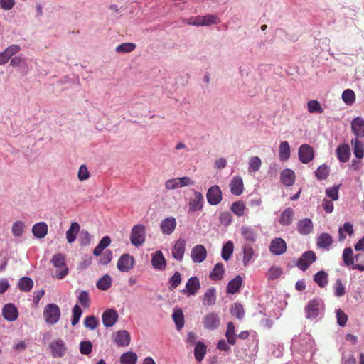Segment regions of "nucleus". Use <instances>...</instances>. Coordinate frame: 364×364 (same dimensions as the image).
Segmentation results:
<instances>
[{"label":"nucleus","mask_w":364,"mask_h":364,"mask_svg":"<svg viewBox=\"0 0 364 364\" xmlns=\"http://www.w3.org/2000/svg\"><path fill=\"white\" fill-rule=\"evenodd\" d=\"M337 157L341 162H347L350 156V147L348 144H342L336 149Z\"/></svg>","instance_id":"30"},{"label":"nucleus","mask_w":364,"mask_h":364,"mask_svg":"<svg viewBox=\"0 0 364 364\" xmlns=\"http://www.w3.org/2000/svg\"><path fill=\"white\" fill-rule=\"evenodd\" d=\"M294 215V210L291 208L285 209L280 215L279 223L282 225H289L291 223Z\"/></svg>","instance_id":"37"},{"label":"nucleus","mask_w":364,"mask_h":364,"mask_svg":"<svg viewBox=\"0 0 364 364\" xmlns=\"http://www.w3.org/2000/svg\"><path fill=\"white\" fill-rule=\"evenodd\" d=\"M329 172V166L326 164H323L315 171V175L318 179L324 180L328 176Z\"/></svg>","instance_id":"50"},{"label":"nucleus","mask_w":364,"mask_h":364,"mask_svg":"<svg viewBox=\"0 0 364 364\" xmlns=\"http://www.w3.org/2000/svg\"><path fill=\"white\" fill-rule=\"evenodd\" d=\"M216 289L215 288H209L204 294L203 304L205 306H212L215 304L216 301Z\"/></svg>","instance_id":"34"},{"label":"nucleus","mask_w":364,"mask_h":364,"mask_svg":"<svg viewBox=\"0 0 364 364\" xmlns=\"http://www.w3.org/2000/svg\"><path fill=\"white\" fill-rule=\"evenodd\" d=\"M230 191L233 195L239 196L243 191V182L240 176L234 177L230 183Z\"/></svg>","instance_id":"29"},{"label":"nucleus","mask_w":364,"mask_h":364,"mask_svg":"<svg viewBox=\"0 0 364 364\" xmlns=\"http://www.w3.org/2000/svg\"><path fill=\"white\" fill-rule=\"evenodd\" d=\"M282 273V270L277 266L272 267L267 272V279L269 280H274L279 278Z\"/></svg>","instance_id":"55"},{"label":"nucleus","mask_w":364,"mask_h":364,"mask_svg":"<svg viewBox=\"0 0 364 364\" xmlns=\"http://www.w3.org/2000/svg\"><path fill=\"white\" fill-rule=\"evenodd\" d=\"M200 288V283L198 277H191L186 284V288L181 290L187 296L196 295Z\"/></svg>","instance_id":"16"},{"label":"nucleus","mask_w":364,"mask_h":364,"mask_svg":"<svg viewBox=\"0 0 364 364\" xmlns=\"http://www.w3.org/2000/svg\"><path fill=\"white\" fill-rule=\"evenodd\" d=\"M225 336L228 339V343L231 345H234L235 343V326L232 322H229L228 323Z\"/></svg>","instance_id":"49"},{"label":"nucleus","mask_w":364,"mask_h":364,"mask_svg":"<svg viewBox=\"0 0 364 364\" xmlns=\"http://www.w3.org/2000/svg\"><path fill=\"white\" fill-rule=\"evenodd\" d=\"M130 335L125 330L118 331L115 333L114 342L119 346H128L130 343Z\"/></svg>","instance_id":"25"},{"label":"nucleus","mask_w":364,"mask_h":364,"mask_svg":"<svg viewBox=\"0 0 364 364\" xmlns=\"http://www.w3.org/2000/svg\"><path fill=\"white\" fill-rule=\"evenodd\" d=\"M146 240V228L144 225L138 224L134 225L130 233L131 243L138 247L141 246Z\"/></svg>","instance_id":"3"},{"label":"nucleus","mask_w":364,"mask_h":364,"mask_svg":"<svg viewBox=\"0 0 364 364\" xmlns=\"http://www.w3.org/2000/svg\"><path fill=\"white\" fill-rule=\"evenodd\" d=\"M118 318L117 312L112 309L106 310L102 316V323L105 327L112 326Z\"/></svg>","instance_id":"22"},{"label":"nucleus","mask_w":364,"mask_h":364,"mask_svg":"<svg viewBox=\"0 0 364 364\" xmlns=\"http://www.w3.org/2000/svg\"><path fill=\"white\" fill-rule=\"evenodd\" d=\"M291 149L288 141H282L279 146V157L282 161H286L290 158Z\"/></svg>","instance_id":"31"},{"label":"nucleus","mask_w":364,"mask_h":364,"mask_svg":"<svg viewBox=\"0 0 364 364\" xmlns=\"http://www.w3.org/2000/svg\"><path fill=\"white\" fill-rule=\"evenodd\" d=\"M176 225V218L173 216H170L161 220L160 228L164 234L171 235L175 230Z\"/></svg>","instance_id":"18"},{"label":"nucleus","mask_w":364,"mask_h":364,"mask_svg":"<svg viewBox=\"0 0 364 364\" xmlns=\"http://www.w3.org/2000/svg\"><path fill=\"white\" fill-rule=\"evenodd\" d=\"M32 232L36 238H44L48 233L47 224L44 222H39L36 223L32 227Z\"/></svg>","instance_id":"26"},{"label":"nucleus","mask_w":364,"mask_h":364,"mask_svg":"<svg viewBox=\"0 0 364 364\" xmlns=\"http://www.w3.org/2000/svg\"><path fill=\"white\" fill-rule=\"evenodd\" d=\"M98 323L97 319L94 316H88L84 320L85 326L90 330H95Z\"/></svg>","instance_id":"56"},{"label":"nucleus","mask_w":364,"mask_h":364,"mask_svg":"<svg viewBox=\"0 0 364 364\" xmlns=\"http://www.w3.org/2000/svg\"><path fill=\"white\" fill-rule=\"evenodd\" d=\"M203 196L201 193L195 191L194 197L189 200L188 206L191 212L200 211L203 207Z\"/></svg>","instance_id":"17"},{"label":"nucleus","mask_w":364,"mask_h":364,"mask_svg":"<svg viewBox=\"0 0 364 364\" xmlns=\"http://www.w3.org/2000/svg\"><path fill=\"white\" fill-rule=\"evenodd\" d=\"M136 44L133 43H124L116 47L117 53H127L133 51L136 48Z\"/></svg>","instance_id":"52"},{"label":"nucleus","mask_w":364,"mask_h":364,"mask_svg":"<svg viewBox=\"0 0 364 364\" xmlns=\"http://www.w3.org/2000/svg\"><path fill=\"white\" fill-rule=\"evenodd\" d=\"M316 259V256L314 251H306L303 253L302 256L299 259L296 266L299 269L305 271Z\"/></svg>","instance_id":"11"},{"label":"nucleus","mask_w":364,"mask_h":364,"mask_svg":"<svg viewBox=\"0 0 364 364\" xmlns=\"http://www.w3.org/2000/svg\"><path fill=\"white\" fill-rule=\"evenodd\" d=\"M313 230V223L309 218L300 220L297 223V230L301 235H308Z\"/></svg>","instance_id":"28"},{"label":"nucleus","mask_w":364,"mask_h":364,"mask_svg":"<svg viewBox=\"0 0 364 364\" xmlns=\"http://www.w3.org/2000/svg\"><path fill=\"white\" fill-rule=\"evenodd\" d=\"M351 144L353 145V153L358 159H363L364 156L363 144L358 138L351 139Z\"/></svg>","instance_id":"40"},{"label":"nucleus","mask_w":364,"mask_h":364,"mask_svg":"<svg viewBox=\"0 0 364 364\" xmlns=\"http://www.w3.org/2000/svg\"><path fill=\"white\" fill-rule=\"evenodd\" d=\"M322 308L323 302L321 299L310 300L305 307L306 317L307 318H316Z\"/></svg>","instance_id":"8"},{"label":"nucleus","mask_w":364,"mask_h":364,"mask_svg":"<svg viewBox=\"0 0 364 364\" xmlns=\"http://www.w3.org/2000/svg\"><path fill=\"white\" fill-rule=\"evenodd\" d=\"M234 250V245L232 241L227 242L222 247L221 257L225 261H228Z\"/></svg>","instance_id":"42"},{"label":"nucleus","mask_w":364,"mask_h":364,"mask_svg":"<svg viewBox=\"0 0 364 364\" xmlns=\"http://www.w3.org/2000/svg\"><path fill=\"white\" fill-rule=\"evenodd\" d=\"M307 108L309 112L310 113L321 114L323 112V109L321 107L320 102L316 100H309L307 102Z\"/></svg>","instance_id":"48"},{"label":"nucleus","mask_w":364,"mask_h":364,"mask_svg":"<svg viewBox=\"0 0 364 364\" xmlns=\"http://www.w3.org/2000/svg\"><path fill=\"white\" fill-rule=\"evenodd\" d=\"M92 350V343L90 341H81L80 343V352L82 355H89Z\"/></svg>","instance_id":"58"},{"label":"nucleus","mask_w":364,"mask_h":364,"mask_svg":"<svg viewBox=\"0 0 364 364\" xmlns=\"http://www.w3.org/2000/svg\"><path fill=\"white\" fill-rule=\"evenodd\" d=\"M351 129L356 138L364 136V120L361 117H356L351 122Z\"/></svg>","instance_id":"24"},{"label":"nucleus","mask_w":364,"mask_h":364,"mask_svg":"<svg viewBox=\"0 0 364 364\" xmlns=\"http://www.w3.org/2000/svg\"><path fill=\"white\" fill-rule=\"evenodd\" d=\"M65 255L60 252L55 253L53 255L50 262L55 269V272H52L53 278L63 279L68 275L69 270L65 262Z\"/></svg>","instance_id":"1"},{"label":"nucleus","mask_w":364,"mask_h":364,"mask_svg":"<svg viewBox=\"0 0 364 364\" xmlns=\"http://www.w3.org/2000/svg\"><path fill=\"white\" fill-rule=\"evenodd\" d=\"M82 311L80 306L75 305L72 310V320L71 323L73 326H75L78 323L80 318L82 316Z\"/></svg>","instance_id":"54"},{"label":"nucleus","mask_w":364,"mask_h":364,"mask_svg":"<svg viewBox=\"0 0 364 364\" xmlns=\"http://www.w3.org/2000/svg\"><path fill=\"white\" fill-rule=\"evenodd\" d=\"M231 314L238 319H242L244 316V309L241 304L235 303L231 308Z\"/></svg>","instance_id":"57"},{"label":"nucleus","mask_w":364,"mask_h":364,"mask_svg":"<svg viewBox=\"0 0 364 364\" xmlns=\"http://www.w3.org/2000/svg\"><path fill=\"white\" fill-rule=\"evenodd\" d=\"M112 284V278L109 275L105 274L98 279L97 282V287L102 291L108 289Z\"/></svg>","instance_id":"43"},{"label":"nucleus","mask_w":364,"mask_h":364,"mask_svg":"<svg viewBox=\"0 0 364 364\" xmlns=\"http://www.w3.org/2000/svg\"><path fill=\"white\" fill-rule=\"evenodd\" d=\"M225 273L224 265L221 262L217 263L210 273V278L214 281L221 280Z\"/></svg>","instance_id":"35"},{"label":"nucleus","mask_w":364,"mask_h":364,"mask_svg":"<svg viewBox=\"0 0 364 364\" xmlns=\"http://www.w3.org/2000/svg\"><path fill=\"white\" fill-rule=\"evenodd\" d=\"M18 287L21 291L28 292L33 287V281L28 277H21L18 281Z\"/></svg>","instance_id":"39"},{"label":"nucleus","mask_w":364,"mask_h":364,"mask_svg":"<svg viewBox=\"0 0 364 364\" xmlns=\"http://www.w3.org/2000/svg\"><path fill=\"white\" fill-rule=\"evenodd\" d=\"M191 257L194 263H201L207 257L206 248L203 245H195L191 251Z\"/></svg>","instance_id":"15"},{"label":"nucleus","mask_w":364,"mask_h":364,"mask_svg":"<svg viewBox=\"0 0 364 364\" xmlns=\"http://www.w3.org/2000/svg\"><path fill=\"white\" fill-rule=\"evenodd\" d=\"M342 100L347 105H352L355 101V94L351 89H346L342 93Z\"/></svg>","instance_id":"47"},{"label":"nucleus","mask_w":364,"mask_h":364,"mask_svg":"<svg viewBox=\"0 0 364 364\" xmlns=\"http://www.w3.org/2000/svg\"><path fill=\"white\" fill-rule=\"evenodd\" d=\"M203 326L208 330L217 329L220 324V318L215 312L207 314L203 318Z\"/></svg>","instance_id":"14"},{"label":"nucleus","mask_w":364,"mask_h":364,"mask_svg":"<svg viewBox=\"0 0 364 364\" xmlns=\"http://www.w3.org/2000/svg\"><path fill=\"white\" fill-rule=\"evenodd\" d=\"M134 267V259L129 254H123L119 258L117 267L122 272H128Z\"/></svg>","instance_id":"12"},{"label":"nucleus","mask_w":364,"mask_h":364,"mask_svg":"<svg viewBox=\"0 0 364 364\" xmlns=\"http://www.w3.org/2000/svg\"><path fill=\"white\" fill-rule=\"evenodd\" d=\"M294 172L289 168L283 170L280 173V180L286 186H291L295 181Z\"/></svg>","instance_id":"27"},{"label":"nucleus","mask_w":364,"mask_h":364,"mask_svg":"<svg viewBox=\"0 0 364 364\" xmlns=\"http://www.w3.org/2000/svg\"><path fill=\"white\" fill-rule=\"evenodd\" d=\"M206 353V346L201 341L196 343L194 348V356L197 361L200 362L204 359Z\"/></svg>","instance_id":"38"},{"label":"nucleus","mask_w":364,"mask_h":364,"mask_svg":"<svg viewBox=\"0 0 364 364\" xmlns=\"http://www.w3.org/2000/svg\"><path fill=\"white\" fill-rule=\"evenodd\" d=\"M186 241L178 239L172 248V256L178 261H182L185 252Z\"/></svg>","instance_id":"21"},{"label":"nucleus","mask_w":364,"mask_h":364,"mask_svg":"<svg viewBox=\"0 0 364 364\" xmlns=\"http://www.w3.org/2000/svg\"><path fill=\"white\" fill-rule=\"evenodd\" d=\"M182 278L179 272H176L169 279L168 289L170 291L174 290L181 282Z\"/></svg>","instance_id":"51"},{"label":"nucleus","mask_w":364,"mask_h":364,"mask_svg":"<svg viewBox=\"0 0 364 364\" xmlns=\"http://www.w3.org/2000/svg\"><path fill=\"white\" fill-rule=\"evenodd\" d=\"M232 215L230 212H223L220 214L219 220L223 226H228L232 222Z\"/></svg>","instance_id":"61"},{"label":"nucleus","mask_w":364,"mask_h":364,"mask_svg":"<svg viewBox=\"0 0 364 364\" xmlns=\"http://www.w3.org/2000/svg\"><path fill=\"white\" fill-rule=\"evenodd\" d=\"M2 315L4 318L9 321H14L17 319L18 311L17 308L13 304H7L2 309Z\"/></svg>","instance_id":"19"},{"label":"nucleus","mask_w":364,"mask_h":364,"mask_svg":"<svg viewBox=\"0 0 364 364\" xmlns=\"http://www.w3.org/2000/svg\"><path fill=\"white\" fill-rule=\"evenodd\" d=\"M183 22L186 25H191L194 26H208L218 24L220 21L217 16L208 14L205 16H198L196 17L185 18L183 20Z\"/></svg>","instance_id":"2"},{"label":"nucleus","mask_w":364,"mask_h":364,"mask_svg":"<svg viewBox=\"0 0 364 364\" xmlns=\"http://www.w3.org/2000/svg\"><path fill=\"white\" fill-rule=\"evenodd\" d=\"M206 198L210 205H218L223 199L220 188L218 185L210 187L206 193Z\"/></svg>","instance_id":"9"},{"label":"nucleus","mask_w":364,"mask_h":364,"mask_svg":"<svg viewBox=\"0 0 364 364\" xmlns=\"http://www.w3.org/2000/svg\"><path fill=\"white\" fill-rule=\"evenodd\" d=\"M298 154L300 161L303 164H308L311 162L314 157L313 148L306 144L300 146Z\"/></svg>","instance_id":"13"},{"label":"nucleus","mask_w":364,"mask_h":364,"mask_svg":"<svg viewBox=\"0 0 364 364\" xmlns=\"http://www.w3.org/2000/svg\"><path fill=\"white\" fill-rule=\"evenodd\" d=\"M43 317L47 323L55 324L60 317V308L55 304H48L44 309Z\"/></svg>","instance_id":"4"},{"label":"nucleus","mask_w":364,"mask_h":364,"mask_svg":"<svg viewBox=\"0 0 364 364\" xmlns=\"http://www.w3.org/2000/svg\"><path fill=\"white\" fill-rule=\"evenodd\" d=\"M340 185L333 187L328 188L325 192L326 196L331 199V200H337L339 198L338 190Z\"/></svg>","instance_id":"59"},{"label":"nucleus","mask_w":364,"mask_h":364,"mask_svg":"<svg viewBox=\"0 0 364 364\" xmlns=\"http://www.w3.org/2000/svg\"><path fill=\"white\" fill-rule=\"evenodd\" d=\"M314 280L320 287L324 288L328 282V274L325 271H319L314 275Z\"/></svg>","instance_id":"41"},{"label":"nucleus","mask_w":364,"mask_h":364,"mask_svg":"<svg viewBox=\"0 0 364 364\" xmlns=\"http://www.w3.org/2000/svg\"><path fill=\"white\" fill-rule=\"evenodd\" d=\"M151 264L156 270H164L166 267V261L161 252L158 250L152 255Z\"/></svg>","instance_id":"23"},{"label":"nucleus","mask_w":364,"mask_h":364,"mask_svg":"<svg viewBox=\"0 0 364 364\" xmlns=\"http://www.w3.org/2000/svg\"><path fill=\"white\" fill-rule=\"evenodd\" d=\"M172 317L175 322L177 330L180 331L184 326V316L183 311L181 309L175 310Z\"/></svg>","instance_id":"44"},{"label":"nucleus","mask_w":364,"mask_h":364,"mask_svg":"<svg viewBox=\"0 0 364 364\" xmlns=\"http://www.w3.org/2000/svg\"><path fill=\"white\" fill-rule=\"evenodd\" d=\"M51 355L53 358H62L67 352V346L63 339L52 341L49 344Z\"/></svg>","instance_id":"7"},{"label":"nucleus","mask_w":364,"mask_h":364,"mask_svg":"<svg viewBox=\"0 0 364 364\" xmlns=\"http://www.w3.org/2000/svg\"><path fill=\"white\" fill-rule=\"evenodd\" d=\"M194 181L189 177L171 178L166 181L165 187L167 190H174L182 187L193 186Z\"/></svg>","instance_id":"6"},{"label":"nucleus","mask_w":364,"mask_h":364,"mask_svg":"<svg viewBox=\"0 0 364 364\" xmlns=\"http://www.w3.org/2000/svg\"><path fill=\"white\" fill-rule=\"evenodd\" d=\"M24 228H25V223L21 220H17L16 221L13 225L11 228V232L13 235L15 237H21L23 232H24Z\"/></svg>","instance_id":"45"},{"label":"nucleus","mask_w":364,"mask_h":364,"mask_svg":"<svg viewBox=\"0 0 364 364\" xmlns=\"http://www.w3.org/2000/svg\"><path fill=\"white\" fill-rule=\"evenodd\" d=\"M245 209V204L241 201L235 202L231 205V210L237 216H242Z\"/></svg>","instance_id":"53"},{"label":"nucleus","mask_w":364,"mask_h":364,"mask_svg":"<svg viewBox=\"0 0 364 364\" xmlns=\"http://www.w3.org/2000/svg\"><path fill=\"white\" fill-rule=\"evenodd\" d=\"M32 59L23 58L22 55L15 56L10 60V65L18 67L23 75H27L31 70Z\"/></svg>","instance_id":"5"},{"label":"nucleus","mask_w":364,"mask_h":364,"mask_svg":"<svg viewBox=\"0 0 364 364\" xmlns=\"http://www.w3.org/2000/svg\"><path fill=\"white\" fill-rule=\"evenodd\" d=\"M78 301L84 306L87 307L90 304V298L88 292L86 291H82L80 292V295L77 297Z\"/></svg>","instance_id":"64"},{"label":"nucleus","mask_w":364,"mask_h":364,"mask_svg":"<svg viewBox=\"0 0 364 364\" xmlns=\"http://www.w3.org/2000/svg\"><path fill=\"white\" fill-rule=\"evenodd\" d=\"M270 252L275 255H280L287 250V245L285 241L282 238H276L273 240L269 246Z\"/></svg>","instance_id":"20"},{"label":"nucleus","mask_w":364,"mask_h":364,"mask_svg":"<svg viewBox=\"0 0 364 364\" xmlns=\"http://www.w3.org/2000/svg\"><path fill=\"white\" fill-rule=\"evenodd\" d=\"M79 231L80 225L77 222H73L70 228L66 231V239L68 243H73L75 240Z\"/></svg>","instance_id":"36"},{"label":"nucleus","mask_w":364,"mask_h":364,"mask_svg":"<svg viewBox=\"0 0 364 364\" xmlns=\"http://www.w3.org/2000/svg\"><path fill=\"white\" fill-rule=\"evenodd\" d=\"M333 243V238L329 233H321L317 238V246L320 248L328 249Z\"/></svg>","instance_id":"32"},{"label":"nucleus","mask_w":364,"mask_h":364,"mask_svg":"<svg viewBox=\"0 0 364 364\" xmlns=\"http://www.w3.org/2000/svg\"><path fill=\"white\" fill-rule=\"evenodd\" d=\"M77 177L80 181H85L89 178L90 173L85 165H81L79 168Z\"/></svg>","instance_id":"63"},{"label":"nucleus","mask_w":364,"mask_h":364,"mask_svg":"<svg viewBox=\"0 0 364 364\" xmlns=\"http://www.w3.org/2000/svg\"><path fill=\"white\" fill-rule=\"evenodd\" d=\"M242 284V279L240 276H237L231 279L227 287V292L228 294H235L239 291Z\"/></svg>","instance_id":"33"},{"label":"nucleus","mask_w":364,"mask_h":364,"mask_svg":"<svg viewBox=\"0 0 364 364\" xmlns=\"http://www.w3.org/2000/svg\"><path fill=\"white\" fill-rule=\"evenodd\" d=\"M336 318L339 326L343 327L346 325L348 316L341 309H338L336 311Z\"/></svg>","instance_id":"62"},{"label":"nucleus","mask_w":364,"mask_h":364,"mask_svg":"<svg viewBox=\"0 0 364 364\" xmlns=\"http://www.w3.org/2000/svg\"><path fill=\"white\" fill-rule=\"evenodd\" d=\"M122 364H136L137 361V355L134 352H126L120 357Z\"/></svg>","instance_id":"46"},{"label":"nucleus","mask_w":364,"mask_h":364,"mask_svg":"<svg viewBox=\"0 0 364 364\" xmlns=\"http://www.w3.org/2000/svg\"><path fill=\"white\" fill-rule=\"evenodd\" d=\"M333 288L334 294L338 297L343 296L346 293L345 287L341 279H336Z\"/></svg>","instance_id":"60"},{"label":"nucleus","mask_w":364,"mask_h":364,"mask_svg":"<svg viewBox=\"0 0 364 364\" xmlns=\"http://www.w3.org/2000/svg\"><path fill=\"white\" fill-rule=\"evenodd\" d=\"M343 259L346 267H351L353 269H357L360 272L364 271V264H354L353 251L351 247H346L343 250Z\"/></svg>","instance_id":"10"}]
</instances>
